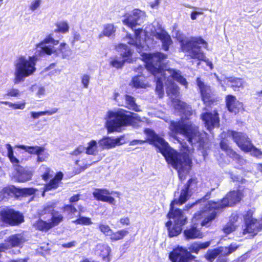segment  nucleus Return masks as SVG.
Here are the masks:
<instances>
[{"label":"nucleus","mask_w":262,"mask_h":262,"mask_svg":"<svg viewBox=\"0 0 262 262\" xmlns=\"http://www.w3.org/2000/svg\"><path fill=\"white\" fill-rule=\"evenodd\" d=\"M220 146L221 149L224 151L229 157L237 160L239 162H243L242 160L243 159L241 156L230 147L227 140L222 139L220 143Z\"/></svg>","instance_id":"nucleus-24"},{"label":"nucleus","mask_w":262,"mask_h":262,"mask_svg":"<svg viewBox=\"0 0 262 262\" xmlns=\"http://www.w3.org/2000/svg\"><path fill=\"white\" fill-rule=\"evenodd\" d=\"M252 152L256 156H258L261 155V152L258 149H257L254 145L253 148H252L250 150H248V152Z\"/></svg>","instance_id":"nucleus-60"},{"label":"nucleus","mask_w":262,"mask_h":262,"mask_svg":"<svg viewBox=\"0 0 262 262\" xmlns=\"http://www.w3.org/2000/svg\"><path fill=\"white\" fill-rule=\"evenodd\" d=\"M113 193L119 194L118 192H110L106 189H96L93 192L94 198L98 201L108 203L112 205L115 204V201L114 198L110 196Z\"/></svg>","instance_id":"nucleus-18"},{"label":"nucleus","mask_w":262,"mask_h":262,"mask_svg":"<svg viewBox=\"0 0 262 262\" xmlns=\"http://www.w3.org/2000/svg\"><path fill=\"white\" fill-rule=\"evenodd\" d=\"M169 92H170L172 95L177 96L179 92V88L174 83H172L168 88V90H167L168 94H169Z\"/></svg>","instance_id":"nucleus-52"},{"label":"nucleus","mask_w":262,"mask_h":262,"mask_svg":"<svg viewBox=\"0 0 262 262\" xmlns=\"http://www.w3.org/2000/svg\"><path fill=\"white\" fill-rule=\"evenodd\" d=\"M231 136L234 141L243 151L248 152L253 148V144L246 134L232 131Z\"/></svg>","instance_id":"nucleus-14"},{"label":"nucleus","mask_w":262,"mask_h":262,"mask_svg":"<svg viewBox=\"0 0 262 262\" xmlns=\"http://www.w3.org/2000/svg\"><path fill=\"white\" fill-rule=\"evenodd\" d=\"M226 106L228 110L235 114L238 113L239 110L242 107V104L236 100L235 96L228 95L226 98Z\"/></svg>","instance_id":"nucleus-23"},{"label":"nucleus","mask_w":262,"mask_h":262,"mask_svg":"<svg viewBox=\"0 0 262 262\" xmlns=\"http://www.w3.org/2000/svg\"><path fill=\"white\" fill-rule=\"evenodd\" d=\"M122 19L124 25L127 26L132 29L137 25H141L144 23L146 15L144 11L139 9H135L130 14H126Z\"/></svg>","instance_id":"nucleus-11"},{"label":"nucleus","mask_w":262,"mask_h":262,"mask_svg":"<svg viewBox=\"0 0 262 262\" xmlns=\"http://www.w3.org/2000/svg\"><path fill=\"white\" fill-rule=\"evenodd\" d=\"M36 60L34 57H29V59L21 56L16 61L15 63V84L24 81L25 78L32 75L35 71Z\"/></svg>","instance_id":"nucleus-7"},{"label":"nucleus","mask_w":262,"mask_h":262,"mask_svg":"<svg viewBox=\"0 0 262 262\" xmlns=\"http://www.w3.org/2000/svg\"><path fill=\"white\" fill-rule=\"evenodd\" d=\"M198 183V181L196 178H191L188 180L187 183L184 186L191 192L193 190H195L196 188Z\"/></svg>","instance_id":"nucleus-45"},{"label":"nucleus","mask_w":262,"mask_h":262,"mask_svg":"<svg viewBox=\"0 0 262 262\" xmlns=\"http://www.w3.org/2000/svg\"><path fill=\"white\" fill-rule=\"evenodd\" d=\"M118 49H120V55L123 59L119 61L117 59H114L111 61V65L117 69L121 68L125 62H130L133 51L127 46L125 44L121 43L118 47Z\"/></svg>","instance_id":"nucleus-16"},{"label":"nucleus","mask_w":262,"mask_h":262,"mask_svg":"<svg viewBox=\"0 0 262 262\" xmlns=\"http://www.w3.org/2000/svg\"><path fill=\"white\" fill-rule=\"evenodd\" d=\"M0 220L11 226L17 225L24 221V216L12 209L5 208L0 211Z\"/></svg>","instance_id":"nucleus-10"},{"label":"nucleus","mask_w":262,"mask_h":262,"mask_svg":"<svg viewBox=\"0 0 262 262\" xmlns=\"http://www.w3.org/2000/svg\"><path fill=\"white\" fill-rule=\"evenodd\" d=\"M201 118L208 130H211L215 126L219 125V114L216 111H213V113L205 112L202 113L201 115Z\"/></svg>","instance_id":"nucleus-17"},{"label":"nucleus","mask_w":262,"mask_h":262,"mask_svg":"<svg viewBox=\"0 0 262 262\" xmlns=\"http://www.w3.org/2000/svg\"><path fill=\"white\" fill-rule=\"evenodd\" d=\"M237 225L231 222H228L223 228V231L226 234H229L235 230Z\"/></svg>","instance_id":"nucleus-48"},{"label":"nucleus","mask_w":262,"mask_h":262,"mask_svg":"<svg viewBox=\"0 0 262 262\" xmlns=\"http://www.w3.org/2000/svg\"><path fill=\"white\" fill-rule=\"evenodd\" d=\"M210 241L204 243L194 242L190 246L188 249L190 253L192 252L198 254L200 250L206 249L210 245Z\"/></svg>","instance_id":"nucleus-30"},{"label":"nucleus","mask_w":262,"mask_h":262,"mask_svg":"<svg viewBox=\"0 0 262 262\" xmlns=\"http://www.w3.org/2000/svg\"><path fill=\"white\" fill-rule=\"evenodd\" d=\"M33 225L37 229L42 231H47L52 228L50 222H48L40 219L38 220Z\"/></svg>","instance_id":"nucleus-32"},{"label":"nucleus","mask_w":262,"mask_h":262,"mask_svg":"<svg viewBox=\"0 0 262 262\" xmlns=\"http://www.w3.org/2000/svg\"><path fill=\"white\" fill-rule=\"evenodd\" d=\"M168 72L170 74V76L172 78L182 85H186L187 84V82L185 78H184L180 73L179 71H176L173 69H170L168 70Z\"/></svg>","instance_id":"nucleus-31"},{"label":"nucleus","mask_w":262,"mask_h":262,"mask_svg":"<svg viewBox=\"0 0 262 262\" xmlns=\"http://www.w3.org/2000/svg\"><path fill=\"white\" fill-rule=\"evenodd\" d=\"M224 83L236 91L238 90L239 88L243 86V81L242 79L231 77L226 78L224 80Z\"/></svg>","instance_id":"nucleus-29"},{"label":"nucleus","mask_w":262,"mask_h":262,"mask_svg":"<svg viewBox=\"0 0 262 262\" xmlns=\"http://www.w3.org/2000/svg\"><path fill=\"white\" fill-rule=\"evenodd\" d=\"M99 229L100 231L104 234L106 236H110L111 233L112 232V230L110 228L109 226L105 224H99Z\"/></svg>","instance_id":"nucleus-47"},{"label":"nucleus","mask_w":262,"mask_h":262,"mask_svg":"<svg viewBox=\"0 0 262 262\" xmlns=\"http://www.w3.org/2000/svg\"><path fill=\"white\" fill-rule=\"evenodd\" d=\"M97 143L95 140H91L86 147V154L88 155H95L97 152Z\"/></svg>","instance_id":"nucleus-40"},{"label":"nucleus","mask_w":262,"mask_h":262,"mask_svg":"<svg viewBox=\"0 0 262 262\" xmlns=\"http://www.w3.org/2000/svg\"><path fill=\"white\" fill-rule=\"evenodd\" d=\"M220 255L219 248L208 250L205 255V257L208 260L212 261L218 255Z\"/></svg>","instance_id":"nucleus-44"},{"label":"nucleus","mask_w":262,"mask_h":262,"mask_svg":"<svg viewBox=\"0 0 262 262\" xmlns=\"http://www.w3.org/2000/svg\"><path fill=\"white\" fill-rule=\"evenodd\" d=\"M77 216L79 217L77 220L73 221V222L76 224L90 225L93 224L90 217L81 216L80 214H78Z\"/></svg>","instance_id":"nucleus-43"},{"label":"nucleus","mask_w":262,"mask_h":262,"mask_svg":"<svg viewBox=\"0 0 262 262\" xmlns=\"http://www.w3.org/2000/svg\"><path fill=\"white\" fill-rule=\"evenodd\" d=\"M184 234L187 239L202 238L203 237V233L198 227L196 223L187 227L184 231Z\"/></svg>","instance_id":"nucleus-21"},{"label":"nucleus","mask_w":262,"mask_h":262,"mask_svg":"<svg viewBox=\"0 0 262 262\" xmlns=\"http://www.w3.org/2000/svg\"><path fill=\"white\" fill-rule=\"evenodd\" d=\"M58 40H55L51 36H47L42 41L37 45L35 54L42 56L44 54L51 55L55 52L58 56L66 59L69 57L72 53L71 49L65 43L60 44V48L56 50L54 45H58Z\"/></svg>","instance_id":"nucleus-5"},{"label":"nucleus","mask_w":262,"mask_h":262,"mask_svg":"<svg viewBox=\"0 0 262 262\" xmlns=\"http://www.w3.org/2000/svg\"><path fill=\"white\" fill-rule=\"evenodd\" d=\"M19 94V91L17 89H12L6 94L7 96L16 97Z\"/></svg>","instance_id":"nucleus-59"},{"label":"nucleus","mask_w":262,"mask_h":262,"mask_svg":"<svg viewBox=\"0 0 262 262\" xmlns=\"http://www.w3.org/2000/svg\"><path fill=\"white\" fill-rule=\"evenodd\" d=\"M120 222L123 225H128L130 224L129 219L127 217L121 218Z\"/></svg>","instance_id":"nucleus-62"},{"label":"nucleus","mask_w":262,"mask_h":262,"mask_svg":"<svg viewBox=\"0 0 262 262\" xmlns=\"http://www.w3.org/2000/svg\"><path fill=\"white\" fill-rule=\"evenodd\" d=\"M14 170L12 176L18 182H26L30 180L32 177V171L25 169L20 165H14Z\"/></svg>","instance_id":"nucleus-20"},{"label":"nucleus","mask_w":262,"mask_h":262,"mask_svg":"<svg viewBox=\"0 0 262 262\" xmlns=\"http://www.w3.org/2000/svg\"><path fill=\"white\" fill-rule=\"evenodd\" d=\"M86 151V147H84L82 145L79 146L74 151H73L72 154L75 156H77L79 154Z\"/></svg>","instance_id":"nucleus-56"},{"label":"nucleus","mask_w":262,"mask_h":262,"mask_svg":"<svg viewBox=\"0 0 262 262\" xmlns=\"http://www.w3.org/2000/svg\"><path fill=\"white\" fill-rule=\"evenodd\" d=\"M145 77L142 75H138L133 78L132 83L134 87L136 88H143L145 86Z\"/></svg>","instance_id":"nucleus-36"},{"label":"nucleus","mask_w":262,"mask_h":262,"mask_svg":"<svg viewBox=\"0 0 262 262\" xmlns=\"http://www.w3.org/2000/svg\"><path fill=\"white\" fill-rule=\"evenodd\" d=\"M167 57V55L158 52L143 55L146 70L155 76L156 80V92L160 98L163 97L164 94L163 81L166 78L165 60Z\"/></svg>","instance_id":"nucleus-3"},{"label":"nucleus","mask_w":262,"mask_h":262,"mask_svg":"<svg viewBox=\"0 0 262 262\" xmlns=\"http://www.w3.org/2000/svg\"><path fill=\"white\" fill-rule=\"evenodd\" d=\"M173 104L175 110L181 116V120L178 122H171L170 129L174 133L183 135L191 145L192 148L184 143L182 144L183 151L180 153L171 148L163 138L149 128H146L144 131L147 136L146 141L134 140L130 142V145L142 144L147 142L157 148L165 158L167 164H192L194 147L204 148L205 135L199 131L198 126L188 120L192 114L191 106L178 99L173 101Z\"/></svg>","instance_id":"nucleus-1"},{"label":"nucleus","mask_w":262,"mask_h":262,"mask_svg":"<svg viewBox=\"0 0 262 262\" xmlns=\"http://www.w3.org/2000/svg\"><path fill=\"white\" fill-rule=\"evenodd\" d=\"M15 147L24 150L30 154L36 155L37 162L38 163L46 162L49 157V154L45 151V148L43 147L24 145H17Z\"/></svg>","instance_id":"nucleus-13"},{"label":"nucleus","mask_w":262,"mask_h":262,"mask_svg":"<svg viewBox=\"0 0 262 262\" xmlns=\"http://www.w3.org/2000/svg\"><path fill=\"white\" fill-rule=\"evenodd\" d=\"M172 167L177 170L179 179L183 181L189 174L191 169V165H171Z\"/></svg>","instance_id":"nucleus-27"},{"label":"nucleus","mask_w":262,"mask_h":262,"mask_svg":"<svg viewBox=\"0 0 262 262\" xmlns=\"http://www.w3.org/2000/svg\"><path fill=\"white\" fill-rule=\"evenodd\" d=\"M243 197V193L240 190L229 192L220 202H215L201 200L198 204H200L201 210L194 215L193 222L204 217L201 225L206 226L208 223L215 219L220 209L227 206H231L238 203Z\"/></svg>","instance_id":"nucleus-2"},{"label":"nucleus","mask_w":262,"mask_h":262,"mask_svg":"<svg viewBox=\"0 0 262 262\" xmlns=\"http://www.w3.org/2000/svg\"><path fill=\"white\" fill-rule=\"evenodd\" d=\"M190 193L191 191H190L188 189L186 188V187L184 186V188L181 190L178 199H177L175 198L174 200L171 203L170 210H171L172 208H173V210L177 209L176 208H174V205H180L185 203L190 196Z\"/></svg>","instance_id":"nucleus-26"},{"label":"nucleus","mask_w":262,"mask_h":262,"mask_svg":"<svg viewBox=\"0 0 262 262\" xmlns=\"http://www.w3.org/2000/svg\"><path fill=\"white\" fill-rule=\"evenodd\" d=\"M172 262H189L195 258L187 249L178 247L171 252L169 255Z\"/></svg>","instance_id":"nucleus-15"},{"label":"nucleus","mask_w":262,"mask_h":262,"mask_svg":"<svg viewBox=\"0 0 262 262\" xmlns=\"http://www.w3.org/2000/svg\"><path fill=\"white\" fill-rule=\"evenodd\" d=\"M58 109L57 108H53L50 111H46L45 113L46 115H52L55 113H56L58 111Z\"/></svg>","instance_id":"nucleus-64"},{"label":"nucleus","mask_w":262,"mask_h":262,"mask_svg":"<svg viewBox=\"0 0 262 262\" xmlns=\"http://www.w3.org/2000/svg\"><path fill=\"white\" fill-rule=\"evenodd\" d=\"M69 25L66 22H62L57 25V32H60L62 33H66L69 31Z\"/></svg>","instance_id":"nucleus-50"},{"label":"nucleus","mask_w":262,"mask_h":262,"mask_svg":"<svg viewBox=\"0 0 262 262\" xmlns=\"http://www.w3.org/2000/svg\"><path fill=\"white\" fill-rule=\"evenodd\" d=\"M111 250L110 247L107 245L98 244L96 246L97 254L101 256L103 259H106L107 262H109L111 260L109 257Z\"/></svg>","instance_id":"nucleus-28"},{"label":"nucleus","mask_w":262,"mask_h":262,"mask_svg":"<svg viewBox=\"0 0 262 262\" xmlns=\"http://www.w3.org/2000/svg\"><path fill=\"white\" fill-rule=\"evenodd\" d=\"M128 37H129L130 40L128 41V43L130 45H132L136 47L137 49V51L140 52L142 50V47L140 43H138L136 40H135L133 38H131V35H127Z\"/></svg>","instance_id":"nucleus-53"},{"label":"nucleus","mask_w":262,"mask_h":262,"mask_svg":"<svg viewBox=\"0 0 262 262\" xmlns=\"http://www.w3.org/2000/svg\"><path fill=\"white\" fill-rule=\"evenodd\" d=\"M63 174L62 172H57L54 178L51 180L50 182L45 186L44 191L42 194V195L44 196L45 192L46 191L57 189L59 187V184L61 183V181L63 178Z\"/></svg>","instance_id":"nucleus-25"},{"label":"nucleus","mask_w":262,"mask_h":262,"mask_svg":"<svg viewBox=\"0 0 262 262\" xmlns=\"http://www.w3.org/2000/svg\"><path fill=\"white\" fill-rule=\"evenodd\" d=\"M90 80V76L87 74H84L81 77V83L84 88H88Z\"/></svg>","instance_id":"nucleus-54"},{"label":"nucleus","mask_w":262,"mask_h":262,"mask_svg":"<svg viewBox=\"0 0 262 262\" xmlns=\"http://www.w3.org/2000/svg\"><path fill=\"white\" fill-rule=\"evenodd\" d=\"M31 90L32 91H37L36 95L38 98H41L45 95L46 90L43 86L33 85L31 87Z\"/></svg>","instance_id":"nucleus-46"},{"label":"nucleus","mask_w":262,"mask_h":262,"mask_svg":"<svg viewBox=\"0 0 262 262\" xmlns=\"http://www.w3.org/2000/svg\"><path fill=\"white\" fill-rule=\"evenodd\" d=\"M116 32V29L113 24H108L106 25L104 27L103 31V36L110 37L114 35ZM102 34L99 35V37H101Z\"/></svg>","instance_id":"nucleus-37"},{"label":"nucleus","mask_w":262,"mask_h":262,"mask_svg":"<svg viewBox=\"0 0 262 262\" xmlns=\"http://www.w3.org/2000/svg\"><path fill=\"white\" fill-rule=\"evenodd\" d=\"M181 47L183 52L188 53L191 58L204 60L205 56L202 48H205L207 42L201 37H191L189 40L181 41Z\"/></svg>","instance_id":"nucleus-6"},{"label":"nucleus","mask_w":262,"mask_h":262,"mask_svg":"<svg viewBox=\"0 0 262 262\" xmlns=\"http://www.w3.org/2000/svg\"><path fill=\"white\" fill-rule=\"evenodd\" d=\"M125 99L126 103L128 105L129 109H131L137 112L141 111L137 104L136 103L135 98L133 97L128 95H125Z\"/></svg>","instance_id":"nucleus-35"},{"label":"nucleus","mask_w":262,"mask_h":262,"mask_svg":"<svg viewBox=\"0 0 262 262\" xmlns=\"http://www.w3.org/2000/svg\"><path fill=\"white\" fill-rule=\"evenodd\" d=\"M124 136L116 138L104 137L98 142L99 146L102 149H110L124 143Z\"/></svg>","instance_id":"nucleus-19"},{"label":"nucleus","mask_w":262,"mask_h":262,"mask_svg":"<svg viewBox=\"0 0 262 262\" xmlns=\"http://www.w3.org/2000/svg\"><path fill=\"white\" fill-rule=\"evenodd\" d=\"M238 215L236 213H233L230 216L229 222L233 223V224H235V223L238 221Z\"/></svg>","instance_id":"nucleus-58"},{"label":"nucleus","mask_w":262,"mask_h":262,"mask_svg":"<svg viewBox=\"0 0 262 262\" xmlns=\"http://www.w3.org/2000/svg\"><path fill=\"white\" fill-rule=\"evenodd\" d=\"M76 245V242L75 241L69 242L67 244H64L62 245V246L64 248H71L73 247H75Z\"/></svg>","instance_id":"nucleus-63"},{"label":"nucleus","mask_w":262,"mask_h":262,"mask_svg":"<svg viewBox=\"0 0 262 262\" xmlns=\"http://www.w3.org/2000/svg\"><path fill=\"white\" fill-rule=\"evenodd\" d=\"M238 246L236 244H231L229 247H219L220 255L222 256H227L233 252L237 248Z\"/></svg>","instance_id":"nucleus-33"},{"label":"nucleus","mask_w":262,"mask_h":262,"mask_svg":"<svg viewBox=\"0 0 262 262\" xmlns=\"http://www.w3.org/2000/svg\"><path fill=\"white\" fill-rule=\"evenodd\" d=\"M169 219L174 220V225L171 228V221H168L166 223V226L168 228L169 236L173 237L178 235L182 231V227L187 222V217L184 215L183 212L181 209L173 210L172 208L168 215Z\"/></svg>","instance_id":"nucleus-8"},{"label":"nucleus","mask_w":262,"mask_h":262,"mask_svg":"<svg viewBox=\"0 0 262 262\" xmlns=\"http://www.w3.org/2000/svg\"><path fill=\"white\" fill-rule=\"evenodd\" d=\"M154 35L157 39L161 40L162 49L165 51H168L169 46L172 43L170 36L164 30L156 32Z\"/></svg>","instance_id":"nucleus-22"},{"label":"nucleus","mask_w":262,"mask_h":262,"mask_svg":"<svg viewBox=\"0 0 262 262\" xmlns=\"http://www.w3.org/2000/svg\"><path fill=\"white\" fill-rule=\"evenodd\" d=\"M246 228L244 230L243 234L251 233L253 235H256L262 229V219L260 221L253 219L252 217V212L248 211L244 215Z\"/></svg>","instance_id":"nucleus-12"},{"label":"nucleus","mask_w":262,"mask_h":262,"mask_svg":"<svg viewBox=\"0 0 262 262\" xmlns=\"http://www.w3.org/2000/svg\"><path fill=\"white\" fill-rule=\"evenodd\" d=\"M6 146L7 149V156L11 162L12 163H18V160L14 156L13 149L12 146L9 143L7 144Z\"/></svg>","instance_id":"nucleus-42"},{"label":"nucleus","mask_w":262,"mask_h":262,"mask_svg":"<svg viewBox=\"0 0 262 262\" xmlns=\"http://www.w3.org/2000/svg\"><path fill=\"white\" fill-rule=\"evenodd\" d=\"M56 206V203H49L47 204L42 210L39 212V214L41 215H45L47 213L51 214V215L55 211L54 210V208Z\"/></svg>","instance_id":"nucleus-39"},{"label":"nucleus","mask_w":262,"mask_h":262,"mask_svg":"<svg viewBox=\"0 0 262 262\" xmlns=\"http://www.w3.org/2000/svg\"><path fill=\"white\" fill-rule=\"evenodd\" d=\"M36 190L32 188H25L19 189L20 194L23 195H30L35 193Z\"/></svg>","instance_id":"nucleus-51"},{"label":"nucleus","mask_w":262,"mask_h":262,"mask_svg":"<svg viewBox=\"0 0 262 262\" xmlns=\"http://www.w3.org/2000/svg\"><path fill=\"white\" fill-rule=\"evenodd\" d=\"M41 3V0H34L32 2L31 5L30 6V9L32 11H35L37 8H38Z\"/></svg>","instance_id":"nucleus-55"},{"label":"nucleus","mask_w":262,"mask_h":262,"mask_svg":"<svg viewBox=\"0 0 262 262\" xmlns=\"http://www.w3.org/2000/svg\"><path fill=\"white\" fill-rule=\"evenodd\" d=\"M128 233V231L125 229L120 230L117 232L112 231L109 237L112 241H117L123 239Z\"/></svg>","instance_id":"nucleus-34"},{"label":"nucleus","mask_w":262,"mask_h":262,"mask_svg":"<svg viewBox=\"0 0 262 262\" xmlns=\"http://www.w3.org/2000/svg\"><path fill=\"white\" fill-rule=\"evenodd\" d=\"M10 107H13L14 109L23 110L25 107V102L21 103H13L11 102V104H10Z\"/></svg>","instance_id":"nucleus-57"},{"label":"nucleus","mask_w":262,"mask_h":262,"mask_svg":"<svg viewBox=\"0 0 262 262\" xmlns=\"http://www.w3.org/2000/svg\"><path fill=\"white\" fill-rule=\"evenodd\" d=\"M63 220V216L61 214H59L58 212H54L51 215V221L50 223L52 227L57 225L60 223Z\"/></svg>","instance_id":"nucleus-41"},{"label":"nucleus","mask_w":262,"mask_h":262,"mask_svg":"<svg viewBox=\"0 0 262 262\" xmlns=\"http://www.w3.org/2000/svg\"><path fill=\"white\" fill-rule=\"evenodd\" d=\"M41 169H45V172L42 174V179L47 180L49 178L52 177L54 175V172L49 168H46L45 166H42Z\"/></svg>","instance_id":"nucleus-49"},{"label":"nucleus","mask_w":262,"mask_h":262,"mask_svg":"<svg viewBox=\"0 0 262 262\" xmlns=\"http://www.w3.org/2000/svg\"><path fill=\"white\" fill-rule=\"evenodd\" d=\"M231 178L233 180V181H237V182H242L243 183L244 181H245L244 179H243L242 177L234 175L233 174H231Z\"/></svg>","instance_id":"nucleus-61"},{"label":"nucleus","mask_w":262,"mask_h":262,"mask_svg":"<svg viewBox=\"0 0 262 262\" xmlns=\"http://www.w3.org/2000/svg\"><path fill=\"white\" fill-rule=\"evenodd\" d=\"M107 127L108 132H120L123 126L132 125L135 121H140L137 114L120 109L117 112L109 111L107 114Z\"/></svg>","instance_id":"nucleus-4"},{"label":"nucleus","mask_w":262,"mask_h":262,"mask_svg":"<svg viewBox=\"0 0 262 262\" xmlns=\"http://www.w3.org/2000/svg\"><path fill=\"white\" fill-rule=\"evenodd\" d=\"M196 81L200 90L202 100L206 106H210L218 101L214 91L212 90L210 86L205 84L200 78H197Z\"/></svg>","instance_id":"nucleus-9"},{"label":"nucleus","mask_w":262,"mask_h":262,"mask_svg":"<svg viewBox=\"0 0 262 262\" xmlns=\"http://www.w3.org/2000/svg\"><path fill=\"white\" fill-rule=\"evenodd\" d=\"M63 211L70 219H73L75 216H77L75 214L77 212V209L72 205H67L63 208Z\"/></svg>","instance_id":"nucleus-38"}]
</instances>
